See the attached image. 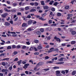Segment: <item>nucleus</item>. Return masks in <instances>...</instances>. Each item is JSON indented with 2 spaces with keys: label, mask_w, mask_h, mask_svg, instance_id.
I'll use <instances>...</instances> for the list:
<instances>
[{
  "label": "nucleus",
  "mask_w": 76,
  "mask_h": 76,
  "mask_svg": "<svg viewBox=\"0 0 76 76\" xmlns=\"http://www.w3.org/2000/svg\"><path fill=\"white\" fill-rule=\"evenodd\" d=\"M44 64V62H39L34 68V70L35 71H37L36 70V69H37L38 67H39L40 66H42Z\"/></svg>",
  "instance_id": "obj_1"
},
{
  "label": "nucleus",
  "mask_w": 76,
  "mask_h": 76,
  "mask_svg": "<svg viewBox=\"0 0 76 76\" xmlns=\"http://www.w3.org/2000/svg\"><path fill=\"white\" fill-rule=\"evenodd\" d=\"M46 14V13L43 14L42 15V16L41 17H40V16L38 15H35V17H36L37 18H39V19L40 20H46V19H44V18H43L42 17H43V16L44 15H45Z\"/></svg>",
  "instance_id": "obj_2"
},
{
  "label": "nucleus",
  "mask_w": 76,
  "mask_h": 76,
  "mask_svg": "<svg viewBox=\"0 0 76 76\" xmlns=\"http://www.w3.org/2000/svg\"><path fill=\"white\" fill-rule=\"evenodd\" d=\"M54 39H55L56 40V41L57 42H61V40L60 38H57V37L56 36H55V37H54Z\"/></svg>",
  "instance_id": "obj_3"
},
{
  "label": "nucleus",
  "mask_w": 76,
  "mask_h": 76,
  "mask_svg": "<svg viewBox=\"0 0 76 76\" xmlns=\"http://www.w3.org/2000/svg\"><path fill=\"white\" fill-rule=\"evenodd\" d=\"M33 23V21L31 20H29L28 22V25H32Z\"/></svg>",
  "instance_id": "obj_4"
},
{
  "label": "nucleus",
  "mask_w": 76,
  "mask_h": 76,
  "mask_svg": "<svg viewBox=\"0 0 76 76\" xmlns=\"http://www.w3.org/2000/svg\"><path fill=\"white\" fill-rule=\"evenodd\" d=\"M28 26V24L27 23H23L22 25V27H27Z\"/></svg>",
  "instance_id": "obj_5"
},
{
  "label": "nucleus",
  "mask_w": 76,
  "mask_h": 76,
  "mask_svg": "<svg viewBox=\"0 0 76 76\" xmlns=\"http://www.w3.org/2000/svg\"><path fill=\"white\" fill-rule=\"evenodd\" d=\"M51 35H50L48 37L47 36H46V38L47 39V40H50L51 39Z\"/></svg>",
  "instance_id": "obj_6"
},
{
  "label": "nucleus",
  "mask_w": 76,
  "mask_h": 76,
  "mask_svg": "<svg viewBox=\"0 0 76 76\" xmlns=\"http://www.w3.org/2000/svg\"><path fill=\"white\" fill-rule=\"evenodd\" d=\"M29 66V64H26L24 65V66L23 67V69H26V68H28V66Z\"/></svg>",
  "instance_id": "obj_7"
},
{
  "label": "nucleus",
  "mask_w": 76,
  "mask_h": 76,
  "mask_svg": "<svg viewBox=\"0 0 76 76\" xmlns=\"http://www.w3.org/2000/svg\"><path fill=\"white\" fill-rule=\"evenodd\" d=\"M56 75L57 76H60V72L59 71H57L56 72Z\"/></svg>",
  "instance_id": "obj_8"
},
{
  "label": "nucleus",
  "mask_w": 76,
  "mask_h": 76,
  "mask_svg": "<svg viewBox=\"0 0 76 76\" xmlns=\"http://www.w3.org/2000/svg\"><path fill=\"white\" fill-rule=\"evenodd\" d=\"M54 48H52L50 49L48 51L47 53H51L52 51H53V50H53Z\"/></svg>",
  "instance_id": "obj_9"
},
{
  "label": "nucleus",
  "mask_w": 76,
  "mask_h": 76,
  "mask_svg": "<svg viewBox=\"0 0 76 76\" xmlns=\"http://www.w3.org/2000/svg\"><path fill=\"white\" fill-rule=\"evenodd\" d=\"M4 9L5 12H11V10H8L6 8L4 7Z\"/></svg>",
  "instance_id": "obj_10"
},
{
  "label": "nucleus",
  "mask_w": 76,
  "mask_h": 76,
  "mask_svg": "<svg viewBox=\"0 0 76 76\" xmlns=\"http://www.w3.org/2000/svg\"><path fill=\"white\" fill-rule=\"evenodd\" d=\"M11 11V13H16V10L15 9H12Z\"/></svg>",
  "instance_id": "obj_11"
},
{
  "label": "nucleus",
  "mask_w": 76,
  "mask_h": 76,
  "mask_svg": "<svg viewBox=\"0 0 76 76\" xmlns=\"http://www.w3.org/2000/svg\"><path fill=\"white\" fill-rule=\"evenodd\" d=\"M22 60H20L19 61H17V63L18 64V66H20V64L22 63Z\"/></svg>",
  "instance_id": "obj_12"
},
{
  "label": "nucleus",
  "mask_w": 76,
  "mask_h": 76,
  "mask_svg": "<svg viewBox=\"0 0 76 76\" xmlns=\"http://www.w3.org/2000/svg\"><path fill=\"white\" fill-rule=\"evenodd\" d=\"M42 48V47L41 46H38L37 47V49L38 50H41Z\"/></svg>",
  "instance_id": "obj_13"
},
{
  "label": "nucleus",
  "mask_w": 76,
  "mask_h": 76,
  "mask_svg": "<svg viewBox=\"0 0 76 76\" xmlns=\"http://www.w3.org/2000/svg\"><path fill=\"white\" fill-rule=\"evenodd\" d=\"M76 75V71H73L72 72V75L74 76Z\"/></svg>",
  "instance_id": "obj_14"
},
{
  "label": "nucleus",
  "mask_w": 76,
  "mask_h": 76,
  "mask_svg": "<svg viewBox=\"0 0 76 76\" xmlns=\"http://www.w3.org/2000/svg\"><path fill=\"white\" fill-rule=\"evenodd\" d=\"M76 31H72L71 32V34L72 35H75V34H76Z\"/></svg>",
  "instance_id": "obj_15"
},
{
  "label": "nucleus",
  "mask_w": 76,
  "mask_h": 76,
  "mask_svg": "<svg viewBox=\"0 0 76 76\" xmlns=\"http://www.w3.org/2000/svg\"><path fill=\"white\" fill-rule=\"evenodd\" d=\"M4 60H7V61H9V58H4V59H2V61H4Z\"/></svg>",
  "instance_id": "obj_16"
},
{
  "label": "nucleus",
  "mask_w": 76,
  "mask_h": 76,
  "mask_svg": "<svg viewBox=\"0 0 76 76\" xmlns=\"http://www.w3.org/2000/svg\"><path fill=\"white\" fill-rule=\"evenodd\" d=\"M43 7L44 9H48V7L47 6H43Z\"/></svg>",
  "instance_id": "obj_17"
},
{
  "label": "nucleus",
  "mask_w": 76,
  "mask_h": 76,
  "mask_svg": "<svg viewBox=\"0 0 76 76\" xmlns=\"http://www.w3.org/2000/svg\"><path fill=\"white\" fill-rule=\"evenodd\" d=\"M5 24L6 26H9V25H10V23H9L8 22H5Z\"/></svg>",
  "instance_id": "obj_18"
},
{
  "label": "nucleus",
  "mask_w": 76,
  "mask_h": 76,
  "mask_svg": "<svg viewBox=\"0 0 76 76\" xmlns=\"http://www.w3.org/2000/svg\"><path fill=\"white\" fill-rule=\"evenodd\" d=\"M59 4V3H58V2H55L53 4V5L54 6H56L57 4Z\"/></svg>",
  "instance_id": "obj_19"
},
{
  "label": "nucleus",
  "mask_w": 76,
  "mask_h": 76,
  "mask_svg": "<svg viewBox=\"0 0 76 76\" xmlns=\"http://www.w3.org/2000/svg\"><path fill=\"white\" fill-rule=\"evenodd\" d=\"M53 68L55 70H56L57 69H59V67L58 66H54Z\"/></svg>",
  "instance_id": "obj_20"
},
{
  "label": "nucleus",
  "mask_w": 76,
  "mask_h": 76,
  "mask_svg": "<svg viewBox=\"0 0 76 76\" xmlns=\"http://www.w3.org/2000/svg\"><path fill=\"white\" fill-rule=\"evenodd\" d=\"M57 16L58 17L59 16H61V14L60 12H58L57 14Z\"/></svg>",
  "instance_id": "obj_21"
},
{
  "label": "nucleus",
  "mask_w": 76,
  "mask_h": 76,
  "mask_svg": "<svg viewBox=\"0 0 76 76\" xmlns=\"http://www.w3.org/2000/svg\"><path fill=\"white\" fill-rule=\"evenodd\" d=\"M71 44L72 45L75 44H76V42L75 41H72L71 42Z\"/></svg>",
  "instance_id": "obj_22"
},
{
  "label": "nucleus",
  "mask_w": 76,
  "mask_h": 76,
  "mask_svg": "<svg viewBox=\"0 0 76 76\" xmlns=\"http://www.w3.org/2000/svg\"><path fill=\"white\" fill-rule=\"evenodd\" d=\"M41 4L43 6L45 5V3H44V1H41Z\"/></svg>",
  "instance_id": "obj_23"
},
{
  "label": "nucleus",
  "mask_w": 76,
  "mask_h": 76,
  "mask_svg": "<svg viewBox=\"0 0 76 76\" xmlns=\"http://www.w3.org/2000/svg\"><path fill=\"white\" fill-rule=\"evenodd\" d=\"M69 6L67 5L65 7V9H69Z\"/></svg>",
  "instance_id": "obj_24"
},
{
  "label": "nucleus",
  "mask_w": 76,
  "mask_h": 76,
  "mask_svg": "<svg viewBox=\"0 0 76 76\" xmlns=\"http://www.w3.org/2000/svg\"><path fill=\"white\" fill-rule=\"evenodd\" d=\"M53 3H54V1H50V3H49V4H50V5H53Z\"/></svg>",
  "instance_id": "obj_25"
},
{
  "label": "nucleus",
  "mask_w": 76,
  "mask_h": 76,
  "mask_svg": "<svg viewBox=\"0 0 76 76\" xmlns=\"http://www.w3.org/2000/svg\"><path fill=\"white\" fill-rule=\"evenodd\" d=\"M40 31L41 32H44V28H41L40 29Z\"/></svg>",
  "instance_id": "obj_26"
},
{
  "label": "nucleus",
  "mask_w": 76,
  "mask_h": 76,
  "mask_svg": "<svg viewBox=\"0 0 76 76\" xmlns=\"http://www.w3.org/2000/svg\"><path fill=\"white\" fill-rule=\"evenodd\" d=\"M50 15H51V16H52L53 17L54 16V14H53V12H51L50 13Z\"/></svg>",
  "instance_id": "obj_27"
},
{
  "label": "nucleus",
  "mask_w": 76,
  "mask_h": 76,
  "mask_svg": "<svg viewBox=\"0 0 76 76\" xmlns=\"http://www.w3.org/2000/svg\"><path fill=\"white\" fill-rule=\"evenodd\" d=\"M25 9L26 10H28L29 9V7H25Z\"/></svg>",
  "instance_id": "obj_28"
},
{
  "label": "nucleus",
  "mask_w": 76,
  "mask_h": 76,
  "mask_svg": "<svg viewBox=\"0 0 76 76\" xmlns=\"http://www.w3.org/2000/svg\"><path fill=\"white\" fill-rule=\"evenodd\" d=\"M7 50H9V49H12V47L10 46H9L7 48Z\"/></svg>",
  "instance_id": "obj_29"
},
{
  "label": "nucleus",
  "mask_w": 76,
  "mask_h": 76,
  "mask_svg": "<svg viewBox=\"0 0 76 76\" xmlns=\"http://www.w3.org/2000/svg\"><path fill=\"white\" fill-rule=\"evenodd\" d=\"M34 43H38V42H39V41L38 40H35L34 41Z\"/></svg>",
  "instance_id": "obj_30"
},
{
  "label": "nucleus",
  "mask_w": 76,
  "mask_h": 76,
  "mask_svg": "<svg viewBox=\"0 0 76 76\" xmlns=\"http://www.w3.org/2000/svg\"><path fill=\"white\" fill-rule=\"evenodd\" d=\"M36 34H37V35H41V32L39 31H37V33Z\"/></svg>",
  "instance_id": "obj_31"
},
{
  "label": "nucleus",
  "mask_w": 76,
  "mask_h": 76,
  "mask_svg": "<svg viewBox=\"0 0 76 76\" xmlns=\"http://www.w3.org/2000/svg\"><path fill=\"white\" fill-rule=\"evenodd\" d=\"M12 36L14 37H18V36L17 35V34H12Z\"/></svg>",
  "instance_id": "obj_32"
},
{
  "label": "nucleus",
  "mask_w": 76,
  "mask_h": 76,
  "mask_svg": "<svg viewBox=\"0 0 76 76\" xmlns=\"http://www.w3.org/2000/svg\"><path fill=\"white\" fill-rule=\"evenodd\" d=\"M51 10L52 12H55V8L53 7L51 9Z\"/></svg>",
  "instance_id": "obj_33"
},
{
  "label": "nucleus",
  "mask_w": 76,
  "mask_h": 76,
  "mask_svg": "<svg viewBox=\"0 0 76 76\" xmlns=\"http://www.w3.org/2000/svg\"><path fill=\"white\" fill-rule=\"evenodd\" d=\"M34 50V47H31L29 49L30 51H32Z\"/></svg>",
  "instance_id": "obj_34"
},
{
  "label": "nucleus",
  "mask_w": 76,
  "mask_h": 76,
  "mask_svg": "<svg viewBox=\"0 0 76 76\" xmlns=\"http://www.w3.org/2000/svg\"><path fill=\"white\" fill-rule=\"evenodd\" d=\"M1 64L2 65V66H6V63H5V62H2Z\"/></svg>",
  "instance_id": "obj_35"
},
{
  "label": "nucleus",
  "mask_w": 76,
  "mask_h": 76,
  "mask_svg": "<svg viewBox=\"0 0 76 76\" xmlns=\"http://www.w3.org/2000/svg\"><path fill=\"white\" fill-rule=\"evenodd\" d=\"M35 11H36V9H33L30 10V12H35Z\"/></svg>",
  "instance_id": "obj_36"
},
{
  "label": "nucleus",
  "mask_w": 76,
  "mask_h": 76,
  "mask_svg": "<svg viewBox=\"0 0 76 76\" xmlns=\"http://www.w3.org/2000/svg\"><path fill=\"white\" fill-rule=\"evenodd\" d=\"M61 45L62 47H65L66 46V43H62Z\"/></svg>",
  "instance_id": "obj_37"
},
{
  "label": "nucleus",
  "mask_w": 76,
  "mask_h": 76,
  "mask_svg": "<svg viewBox=\"0 0 76 76\" xmlns=\"http://www.w3.org/2000/svg\"><path fill=\"white\" fill-rule=\"evenodd\" d=\"M45 60H48V59H49V58H49V57L48 56H46V57H45Z\"/></svg>",
  "instance_id": "obj_38"
},
{
  "label": "nucleus",
  "mask_w": 76,
  "mask_h": 76,
  "mask_svg": "<svg viewBox=\"0 0 76 76\" xmlns=\"http://www.w3.org/2000/svg\"><path fill=\"white\" fill-rule=\"evenodd\" d=\"M20 47H21V46H20L18 45L16 47V48H17V49H18L19 48H20Z\"/></svg>",
  "instance_id": "obj_39"
},
{
  "label": "nucleus",
  "mask_w": 76,
  "mask_h": 76,
  "mask_svg": "<svg viewBox=\"0 0 76 76\" xmlns=\"http://www.w3.org/2000/svg\"><path fill=\"white\" fill-rule=\"evenodd\" d=\"M27 18H28L29 19H30L31 18V16L30 15H28L27 17Z\"/></svg>",
  "instance_id": "obj_40"
},
{
  "label": "nucleus",
  "mask_w": 76,
  "mask_h": 76,
  "mask_svg": "<svg viewBox=\"0 0 76 76\" xmlns=\"http://www.w3.org/2000/svg\"><path fill=\"white\" fill-rule=\"evenodd\" d=\"M39 52H35L34 53V55H39Z\"/></svg>",
  "instance_id": "obj_41"
},
{
  "label": "nucleus",
  "mask_w": 76,
  "mask_h": 76,
  "mask_svg": "<svg viewBox=\"0 0 76 76\" xmlns=\"http://www.w3.org/2000/svg\"><path fill=\"white\" fill-rule=\"evenodd\" d=\"M18 60V58H16L14 60V61H17Z\"/></svg>",
  "instance_id": "obj_42"
},
{
  "label": "nucleus",
  "mask_w": 76,
  "mask_h": 76,
  "mask_svg": "<svg viewBox=\"0 0 76 76\" xmlns=\"http://www.w3.org/2000/svg\"><path fill=\"white\" fill-rule=\"evenodd\" d=\"M16 48V46L15 45H13L12 46V48Z\"/></svg>",
  "instance_id": "obj_43"
},
{
  "label": "nucleus",
  "mask_w": 76,
  "mask_h": 76,
  "mask_svg": "<svg viewBox=\"0 0 76 76\" xmlns=\"http://www.w3.org/2000/svg\"><path fill=\"white\" fill-rule=\"evenodd\" d=\"M17 15H20V16H21V15H22V13H21L20 12H18L17 14Z\"/></svg>",
  "instance_id": "obj_44"
},
{
  "label": "nucleus",
  "mask_w": 76,
  "mask_h": 76,
  "mask_svg": "<svg viewBox=\"0 0 76 76\" xmlns=\"http://www.w3.org/2000/svg\"><path fill=\"white\" fill-rule=\"evenodd\" d=\"M27 31H32V29L31 28H29L27 29Z\"/></svg>",
  "instance_id": "obj_45"
},
{
  "label": "nucleus",
  "mask_w": 76,
  "mask_h": 76,
  "mask_svg": "<svg viewBox=\"0 0 76 76\" xmlns=\"http://www.w3.org/2000/svg\"><path fill=\"white\" fill-rule=\"evenodd\" d=\"M53 51H58V49L57 48L54 49L53 50Z\"/></svg>",
  "instance_id": "obj_46"
},
{
  "label": "nucleus",
  "mask_w": 76,
  "mask_h": 76,
  "mask_svg": "<svg viewBox=\"0 0 76 76\" xmlns=\"http://www.w3.org/2000/svg\"><path fill=\"white\" fill-rule=\"evenodd\" d=\"M47 63H53V62L50 61H48L47 62Z\"/></svg>",
  "instance_id": "obj_47"
},
{
  "label": "nucleus",
  "mask_w": 76,
  "mask_h": 76,
  "mask_svg": "<svg viewBox=\"0 0 76 76\" xmlns=\"http://www.w3.org/2000/svg\"><path fill=\"white\" fill-rule=\"evenodd\" d=\"M48 23L49 24H51L52 23V20H49L48 21Z\"/></svg>",
  "instance_id": "obj_48"
},
{
  "label": "nucleus",
  "mask_w": 76,
  "mask_h": 76,
  "mask_svg": "<svg viewBox=\"0 0 76 76\" xmlns=\"http://www.w3.org/2000/svg\"><path fill=\"white\" fill-rule=\"evenodd\" d=\"M18 17H16L14 20L15 22H16V21H17L18 20Z\"/></svg>",
  "instance_id": "obj_49"
},
{
  "label": "nucleus",
  "mask_w": 76,
  "mask_h": 76,
  "mask_svg": "<svg viewBox=\"0 0 76 76\" xmlns=\"http://www.w3.org/2000/svg\"><path fill=\"white\" fill-rule=\"evenodd\" d=\"M61 73L63 74V75H64V74L66 73V72L64 71H62L61 72Z\"/></svg>",
  "instance_id": "obj_50"
},
{
  "label": "nucleus",
  "mask_w": 76,
  "mask_h": 76,
  "mask_svg": "<svg viewBox=\"0 0 76 76\" xmlns=\"http://www.w3.org/2000/svg\"><path fill=\"white\" fill-rule=\"evenodd\" d=\"M38 5V3L37 2H35V6H37Z\"/></svg>",
  "instance_id": "obj_51"
},
{
  "label": "nucleus",
  "mask_w": 76,
  "mask_h": 76,
  "mask_svg": "<svg viewBox=\"0 0 76 76\" xmlns=\"http://www.w3.org/2000/svg\"><path fill=\"white\" fill-rule=\"evenodd\" d=\"M63 58H61L59 60V61H63Z\"/></svg>",
  "instance_id": "obj_52"
},
{
  "label": "nucleus",
  "mask_w": 76,
  "mask_h": 76,
  "mask_svg": "<svg viewBox=\"0 0 76 76\" xmlns=\"http://www.w3.org/2000/svg\"><path fill=\"white\" fill-rule=\"evenodd\" d=\"M16 5H17V4L16 3H13L12 4L13 7H15V6H16Z\"/></svg>",
  "instance_id": "obj_53"
},
{
  "label": "nucleus",
  "mask_w": 76,
  "mask_h": 76,
  "mask_svg": "<svg viewBox=\"0 0 76 76\" xmlns=\"http://www.w3.org/2000/svg\"><path fill=\"white\" fill-rule=\"evenodd\" d=\"M44 70H45V71H48L50 70V69L48 68V69H44Z\"/></svg>",
  "instance_id": "obj_54"
},
{
  "label": "nucleus",
  "mask_w": 76,
  "mask_h": 76,
  "mask_svg": "<svg viewBox=\"0 0 76 76\" xmlns=\"http://www.w3.org/2000/svg\"><path fill=\"white\" fill-rule=\"evenodd\" d=\"M29 63H31L32 64H33V61L32 60H30L29 61Z\"/></svg>",
  "instance_id": "obj_55"
},
{
  "label": "nucleus",
  "mask_w": 76,
  "mask_h": 76,
  "mask_svg": "<svg viewBox=\"0 0 76 76\" xmlns=\"http://www.w3.org/2000/svg\"><path fill=\"white\" fill-rule=\"evenodd\" d=\"M1 16L2 17V18H6V17H5V15H4V14L3 15L2 14L1 15Z\"/></svg>",
  "instance_id": "obj_56"
},
{
  "label": "nucleus",
  "mask_w": 76,
  "mask_h": 76,
  "mask_svg": "<svg viewBox=\"0 0 76 76\" xmlns=\"http://www.w3.org/2000/svg\"><path fill=\"white\" fill-rule=\"evenodd\" d=\"M18 53V52L17 51H14L13 53L14 54H15V55H16V54H17V53Z\"/></svg>",
  "instance_id": "obj_57"
},
{
  "label": "nucleus",
  "mask_w": 76,
  "mask_h": 76,
  "mask_svg": "<svg viewBox=\"0 0 76 76\" xmlns=\"http://www.w3.org/2000/svg\"><path fill=\"white\" fill-rule=\"evenodd\" d=\"M64 71H65L66 72V74H67V73H68V72H69V70H64Z\"/></svg>",
  "instance_id": "obj_58"
},
{
  "label": "nucleus",
  "mask_w": 76,
  "mask_h": 76,
  "mask_svg": "<svg viewBox=\"0 0 76 76\" xmlns=\"http://www.w3.org/2000/svg\"><path fill=\"white\" fill-rule=\"evenodd\" d=\"M22 18L24 20H26V19L25 18V17H23Z\"/></svg>",
  "instance_id": "obj_59"
},
{
  "label": "nucleus",
  "mask_w": 76,
  "mask_h": 76,
  "mask_svg": "<svg viewBox=\"0 0 76 76\" xmlns=\"http://www.w3.org/2000/svg\"><path fill=\"white\" fill-rule=\"evenodd\" d=\"M6 44H10V41H8L6 42Z\"/></svg>",
  "instance_id": "obj_60"
},
{
  "label": "nucleus",
  "mask_w": 76,
  "mask_h": 76,
  "mask_svg": "<svg viewBox=\"0 0 76 76\" xmlns=\"http://www.w3.org/2000/svg\"><path fill=\"white\" fill-rule=\"evenodd\" d=\"M26 43L27 45H30V43H29V42H26Z\"/></svg>",
  "instance_id": "obj_61"
},
{
  "label": "nucleus",
  "mask_w": 76,
  "mask_h": 76,
  "mask_svg": "<svg viewBox=\"0 0 76 76\" xmlns=\"http://www.w3.org/2000/svg\"><path fill=\"white\" fill-rule=\"evenodd\" d=\"M34 50L35 51H38V49H37L35 47H34Z\"/></svg>",
  "instance_id": "obj_62"
},
{
  "label": "nucleus",
  "mask_w": 76,
  "mask_h": 76,
  "mask_svg": "<svg viewBox=\"0 0 76 76\" xmlns=\"http://www.w3.org/2000/svg\"><path fill=\"white\" fill-rule=\"evenodd\" d=\"M50 0H47L45 1L46 3H48V2H50Z\"/></svg>",
  "instance_id": "obj_63"
},
{
  "label": "nucleus",
  "mask_w": 76,
  "mask_h": 76,
  "mask_svg": "<svg viewBox=\"0 0 76 76\" xmlns=\"http://www.w3.org/2000/svg\"><path fill=\"white\" fill-rule=\"evenodd\" d=\"M9 70H12V66H11L9 67Z\"/></svg>",
  "instance_id": "obj_64"
}]
</instances>
